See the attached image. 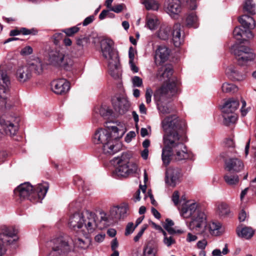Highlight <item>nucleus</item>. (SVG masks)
<instances>
[{
	"label": "nucleus",
	"instance_id": "50",
	"mask_svg": "<svg viewBox=\"0 0 256 256\" xmlns=\"http://www.w3.org/2000/svg\"><path fill=\"white\" fill-rule=\"evenodd\" d=\"M153 94L152 90L150 88H148L146 89L145 98L146 102L147 104H149L151 102L152 96Z\"/></svg>",
	"mask_w": 256,
	"mask_h": 256
},
{
	"label": "nucleus",
	"instance_id": "13",
	"mask_svg": "<svg viewBox=\"0 0 256 256\" xmlns=\"http://www.w3.org/2000/svg\"><path fill=\"white\" fill-rule=\"evenodd\" d=\"M115 169L113 170L114 176H126L130 174L129 168L122 157L114 158L110 162Z\"/></svg>",
	"mask_w": 256,
	"mask_h": 256
},
{
	"label": "nucleus",
	"instance_id": "40",
	"mask_svg": "<svg viewBox=\"0 0 256 256\" xmlns=\"http://www.w3.org/2000/svg\"><path fill=\"white\" fill-rule=\"evenodd\" d=\"M224 122L226 125L234 123L236 120L237 116L234 113L223 112Z\"/></svg>",
	"mask_w": 256,
	"mask_h": 256
},
{
	"label": "nucleus",
	"instance_id": "44",
	"mask_svg": "<svg viewBox=\"0 0 256 256\" xmlns=\"http://www.w3.org/2000/svg\"><path fill=\"white\" fill-rule=\"evenodd\" d=\"M181 174H182L181 169L177 167H170L166 171V176H178Z\"/></svg>",
	"mask_w": 256,
	"mask_h": 256
},
{
	"label": "nucleus",
	"instance_id": "35",
	"mask_svg": "<svg viewBox=\"0 0 256 256\" xmlns=\"http://www.w3.org/2000/svg\"><path fill=\"white\" fill-rule=\"evenodd\" d=\"M243 8L244 11L252 15L256 14V4L252 0H246Z\"/></svg>",
	"mask_w": 256,
	"mask_h": 256
},
{
	"label": "nucleus",
	"instance_id": "6",
	"mask_svg": "<svg viewBox=\"0 0 256 256\" xmlns=\"http://www.w3.org/2000/svg\"><path fill=\"white\" fill-rule=\"evenodd\" d=\"M173 70L170 67H167L164 68V71L159 70L157 76H160L161 80L165 82H170V78L172 74ZM178 82L176 80H172L166 85L162 86L157 92L160 95L161 98H169L178 92Z\"/></svg>",
	"mask_w": 256,
	"mask_h": 256
},
{
	"label": "nucleus",
	"instance_id": "7",
	"mask_svg": "<svg viewBox=\"0 0 256 256\" xmlns=\"http://www.w3.org/2000/svg\"><path fill=\"white\" fill-rule=\"evenodd\" d=\"M48 60L51 65L56 67H62L66 70H70L74 64L72 58L68 55H64L58 49L50 51Z\"/></svg>",
	"mask_w": 256,
	"mask_h": 256
},
{
	"label": "nucleus",
	"instance_id": "16",
	"mask_svg": "<svg viewBox=\"0 0 256 256\" xmlns=\"http://www.w3.org/2000/svg\"><path fill=\"white\" fill-rule=\"evenodd\" d=\"M0 80L4 85H0V98L6 100L8 94V86L10 80L6 70L0 66Z\"/></svg>",
	"mask_w": 256,
	"mask_h": 256
},
{
	"label": "nucleus",
	"instance_id": "21",
	"mask_svg": "<svg viewBox=\"0 0 256 256\" xmlns=\"http://www.w3.org/2000/svg\"><path fill=\"white\" fill-rule=\"evenodd\" d=\"M226 169L232 172H238L242 171L244 168L242 162L238 158H230L225 162Z\"/></svg>",
	"mask_w": 256,
	"mask_h": 256
},
{
	"label": "nucleus",
	"instance_id": "11",
	"mask_svg": "<svg viewBox=\"0 0 256 256\" xmlns=\"http://www.w3.org/2000/svg\"><path fill=\"white\" fill-rule=\"evenodd\" d=\"M238 64L244 66L248 62L252 61L255 58V55L248 47L240 46L234 51Z\"/></svg>",
	"mask_w": 256,
	"mask_h": 256
},
{
	"label": "nucleus",
	"instance_id": "22",
	"mask_svg": "<svg viewBox=\"0 0 256 256\" xmlns=\"http://www.w3.org/2000/svg\"><path fill=\"white\" fill-rule=\"evenodd\" d=\"M93 214L95 216L94 221L96 225L95 230L96 229L102 230L106 228L112 223V220H113L110 214V216H107V214L103 212H100V220H99L98 218L95 213L93 212Z\"/></svg>",
	"mask_w": 256,
	"mask_h": 256
},
{
	"label": "nucleus",
	"instance_id": "61",
	"mask_svg": "<svg viewBox=\"0 0 256 256\" xmlns=\"http://www.w3.org/2000/svg\"><path fill=\"white\" fill-rule=\"evenodd\" d=\"M198 238L196 235L193 234L190 232L188 234L186 241L188 242L196 241Z\"/></svg>",
	"mask_w": 256,
	"mask_h": 256
},
{
	"label": "nucleus",
	"instance_id": "10",
	"mask_svg": "<svg viewBox=\"0 0 256 256\" xmlns=\"http://www.w3.org/2000/svg\"><path fill=\"white\" fill-rule=\"evenodd\" d=\"M48 246L52 250L47 256H58L70 250L68 242L64 237L58 238L48 242Z\"/></svg>",
	"mask_w": 256,
	"mask_h": 256
},
{
	"label": "nucleus",
	"instance_id": "55",
	"mask_svg": "<svg viewBox=\"0 0 256 256\" xmlns=\"http://www.w3.org/2000/svg\"><path fill=\"white\" fill-rule=\"evenodd\" d=\"M32 48L30 46H26L23 48L20 52V54L22 55H28L32 53Z\"/></svg>",
	"mask_w": 256,
	"mask_h": 256
},
{
	"label": "nucleus",
	"instance_id": "2",
	"mask_svg": "<svg viewBox=\"0 0 256 256\" xmlns=\"http://www.w3.org/2000/svg\"><path fill=\"white\" fill-rule=\"evenodd\" d=\"M124 126H110L108 129L100 128L94 136V142L103 145V152L106 155H112L119 150L120 146L116 140L122 138L126 132Z\"/></svg>",
	"mask_w": 256,
	"mask_h": 256
},
{
	"label": "nucleus",
	"instance_id": "20",
	"mask_svg": "<svg viewBox=\"0 0 256 256\" xmlns=\"http://www.w3.org/2000/svg\"><path fill=\"white\" fill-rule=\"evenodd\" d=\"M164 8L166 12L172 17L178 14L182 10L180 0H166Z\"/></svg>",
	"mask_w": 256,
	"mask_h": 256
},
{
	"label": "nucleus",
	"instance_id": "64",
	"mask_svg": "<svg viewBox=\"0 0 256 256\" xmlns=\"http://www.w3.org/2000/svg\"><path fill=\"white\" fill-rule=\"evenodd\" d=\"M110 14V13L108 10H103L99 15V18L100 20H103Z\"/></svg>",
	"mask_w": 256,
	"mask_h": 256
},
{
	"label": "nucleus",
	"instance_id": "47",
	"mask_svg": "<svg viewBox=\"0 0 256 256\" xmlns=\"http://www.w3.org/2000/svg\"><path fill=\"white\" fill-rule=\"evenodd\" d=\"M80 30V28L77 26H74L70 28H65L62 30V32H64L66 35L68 36H72L78 32Z\"/></svg>",
	"mask_w": 256,
	"mask_h": 256
},
{
	"label": "nucleus",
	"instance_id": "34",
	"mask_svg": "<svg viewBox=\"0 0 256 256\" xmlns=\"http://www.w3.org/2000/svg\"><path fill=\"white\" fill-rule=\"evenodd\" d=\"M186 22V24L189 27L196 28L198 26V18L194 12L190 14L187 16Z\"/></svg>",
	"mask_w": 256,
	"mask_h": 256
},
{
	"label": "nucleus",
	"instance_id": "60",
	"mask_svg": "<svg viewBox=\"0 0 256 256\" xmlns=\"http://www.w3.org/2000/svg\"><path fill=\"white\" fill-rule=\"evenodd\" d=\"M94 20V16H90L84 19L82 22V24L84 26H88V24L92 23Z\"/></svg>",
	"mask_w": 256,
	"mask_h": 256
},
{
	"label": "nucleus",
	"instance_id": "49",
	"mask_svg": "<svg viewBox=\"0 0 256 256\" xmlns=\"http://www.w3.org/2000/svg\"><path fill=\"white\" fill-rule=\"evenodd\" d=\"M136 227L134 225V223L132 222H128L126 228V230L124 232V234L126 236H128L130 234H132L134 230L136 229Z\"/></svg>",
	"mask_w": 256,
	"mask_h": 256
},
{
	"label": "nucleus",
	"instance_id": "56",
	"mask_svg": "<svg viewBox=\"0 0 256 256\" xmlns=\"http://www.w3.org/2000/svg\"><path fill=\"white\" fill-rule=\"evenodd\" d=\"M63 34L62 33H56L52 37L55 44H58L60 40L62 38Z\"/></svg>",
	"mask_w": 256,
	"mask_h": 256
},
{
	"label": "nucleus",
	"instance_id": "14",
	"mask_svg": "<svg viewBox=\"0 0 256 256\" xmlns=\"http://www.w3.org/2000/svg\"><path fill=\"white\" fill-rule=\"evenodd\" d=\"M112 104L115 112L120 114H125L130 107L128 101L123 97H114L112 99Z\"/></svg>",
	"mask_w": 256,
	"mask_h": 256
},
{
	"label": "nucleus",
	"instance_id": "30",
	"mask_svg": "<svg viewBox=\"0 0 256 256\" xmlns=\"http://www.w3.org/2000/svg\"><path fill=\"white\" fill-rule=\"evenodd\" d=\"M233 34L234 37L238 40H241L244 36L248 38L253 37L252 34L250 30L246 29L244 30L240 27H236L234 28Z\"/></svg>",
	"mask_w": 256,
	"mask_h": 256
},
{
	"label": "nucleus",
	"instance_id": "45",
	"mask_svg": "<svg viewBox=\"0 0 256 256\" xmlns=\"http://www.w3.org/2000/svg\"><path fill=\"white\" fill-rule=\"evenodd\" d=\"M162 234L164 236L163 242L166 246L170 247L173 244H175L176 240L172 236H168L165 231H162Z\"/></svg>",
	"mask_w": 256,
	"mask_h": 256
},
{
	"label": "nucleus",
	"instance_id": "53",
	"mask_svg": "<svg viewBox=\"0 0 256 256\" xmlns=\"http://www.w3.org/2000/svg\"><path fill=\"white\" fill-rule=\"evenodd\" d=\"M146 228H147L146 225L143 226L141 228L140 230L138 232L137 234L134 238V240L135 242H137L140 239V238L143 234L144 230H146Z\"/></svg>",
	"mask_w": 256,
	"mask_h": 256
},
{
	"label": "nucleus",
	"instance_id": "58",
	"mask_svg": "<svg viewBox=\"0 0 256 256\" xmlns=\"http://www.w3.org/2000/svg\"><path fill=\"white\" fill-rule=\"evenodd\" d=\"M208 244L207 241L206 240L204 239L201 240H199L197 242V246L198 248L201 249L202 250H204L206 248Z\"/></svg>",
	"mask_w": 256,
	"mask_h": 256
},
{
	"label": "nucleus",
	"instance_id": "38",
	"mask_svg": "<svg viewBox=\"0 0 256 256\" xmlns=\"http://www.w3.org/2000/svg\"><path fill=\"white\" fill-rule=\"evenodd\" d=\"M164 182L168 187H175L181 182L180 177H165Z\"/></svg>",
	"mask_w": 256,
	"mask_h": 256
},
{
	"label": "nucleus",
	"instance_id": "15",
	"mask_svg": "<svg viewBox=\"0 0 256 256\" xmlns=\"http://www.w3.org/2000/svg\"><path fill=\"white\" fill-rule=\"evenodd\" d=\"M51 86L52 90L57 94H64L70 88L69 82L64 78L52 81L51 83Z\"/></svg>",
	"mask_w": 256,
	"mask_h": 256
},
{
	"label": "nucleus",
	"instance_id": "29",
	"mask_svg": "<svg viewBox=\"0 0 256 256\" xmlns=\"http://www.w3.org/2000/svg\"><path fill=\"white\" fill-rule=\"evenodd\" d=\"M239 106V102L234 98H230L226 102L222 108V112L234 113Z\"/></svg>",
	"mask_w": 256,
	"mask_h": 256
},
{
	"label": "nucleus",
	"instance_id": "25",
	"mask_svg": "<svg viewBox=\"0 0 256 256\" xmlns=\"http://www.w3.org/2000/svg\"><path fill=\"white\" fill-rule=\"evenodd\" d=\"M170 50L165 46H160L156 51V61L160 63L165 62L168 58Z\"/></svg>",
	"mask_w": 256,
	"mask_h": 256
},
{
	"label": "nucleus",
	"instance_id": "4",
	"mask_svg": "<svg viewBox=\"0 0 256 256\" xmlns=\"http://www.w3.org/2000/svg\"><path fill=\"white\" fill-rule=\"evenodd\" d=\"M103 57L106 60L110 74L114 78L120 75V64L118 54L114 49V42L110 38L102 39L100 42Z\"/></svg>",
	"mask_w": 256,
	"mask_h": 256
},
{
	"label": "nucleus",
	"instance_id": "51",
	"mask_svg": "<svg viewBox=\"0 0 256 256\" xmlns=\"http://www.w3.org/2000/svg\"><path fill=\"white\" fill-rule=\"evenodd\" d=\"M158 109L160 112L162 114H169L172 110V109L169 108L168 106L163 105L159 106H158Z\"/></svg>",
	"mask_w": 256,
	"mask_h": 256
},
{
	"label": "nucleus",
	"instance_id": "36",
	"mask_svg": "<svg viewBox=\"0 0 256 256\" xmlns=\"http://www.w3.org/2000/svg\"><path fill=\"white\" fill-rule=\"evenodd\" d=\"M216 212L221 216H225L229 214L230 210L226 204L221 202L217 205Z\"/></svg>",
	"mask_w": 256,
	"mask_h": 256
},
{
	"label": "nucleus",
	"instance_id": "57",
	"mask_svg": "<svg viewBox=\"0 0 256 256\" xmlns=\"http://www.w3.org/2000/svg\"><path fill=\"white\" fill-rule=\"evenodd\" d=\"M136 53V51L132 47L130 46L128 50V58L129 61H134L135 54Z\"/></svg>",
	"mask_w": 256,
	"mask_h": 256
},
{
	"label": "nucleus",
	"instance_id": "37",
	"mask_svg": "<svg viewBox=\"0 0 256 256\" xmlns=\"http://www.w3.org/2000/svg\"><path fill=\"white\" fill-rule=\"evenodd\" d=\"M146 25L150 30H155L159 24V21L156 16H148Z\"/></svg>",
	"mask_w": 256,
	"mask_h": 256
},
{
	"label": "nucleus",
	"instance_id": "31",
	"mask_svg": "<svg viewBox=\"0 0 256 256\" xmlns=\"http://www.w3.org/2000/svg\"><path fill=\"white\" fill-rule=\"evenodd\" d=\"M171 32V28L166 24L160 26L156 34L157 36L162 40H167L169 38Z\"/></svg>",
	"mask_w": 256,
	"mask_h": 256
},
{
	"label": "nucleus",
	"instance_id": "17",
	"mask_svg": "<svg viewBox=\"0 0 256 256\" xmlns=\"http://www.w3.org/2000/svg\"><path fill=\"white\" fill-rule=\"evenodd\" d=\"M16 80L21 83L29 80L32 77L31 68L28 65L18 66L16 72Z\"/></svg>",
	"mask_w": 256,
	"mask_h": 256
},
{
	"label": "nucleus",
	"instance_id": "1",
	"mask_svg": "<svg viewBox=\"0 0 256 256\" xmlns=\"http://www.w3.org/2000/svg\"><path fill=\"white\" fill-rule=\"evenodd\" d=\"M162 125L165 132L163 136L164 147L162 154L163 162L168 164L172 156L177 160H192L194 154L188 152L184 143L185 122L173 114L164 118Z\"/></svg>",
	"mask_w": 256,
	"mask_h": 256
},
{
	"label": "nucleus",
	"instance_id": "42",
	"mask_svg": "<svg viewBox=\"0 0 256 256\" xmlns=\"http://www.w3.org/2000/svg\"><path fill=\"white\" fill-rule=\"evenodd\" d=\"M156 248L155 246L148 244L144 247L143 250V256H155Z\"/></svg>",
	"mask_w": 256,
	"mask_h": 256
},
{
	"label": "nucleus",
	"instance_id": "43",
	"mask_svg": "<svg viewBox=\"0 0 256 256\" xmlns=\"http://www.w3.org/2000/svg\"><path fill=\"white\" fill-rule=\"evenodd\" d=\"M226 72L228 74L230 73L231 76L237 80H241L244 78V76L240 74L234 68L230 67L227 70Z\"/></svg>",
	"mask_w": 256,
	"mask_h": 256
},
{
	"label": "nucleus",
	"instance_id": "39",
	"mask_svg": "<svg viewBox=\"0 0 256 256\" xmlns=\"http://www.w3.org/2000/svg\"><path fill=\"white\" fill-rule=\"evenodd\" d=\"M142 4L148 10H157L159 8V4L154 0H144Z\"/></svg>",
	"mask_w": 256,
	"mask_h": 256
},
{
	"label": "nucleus",
	"instance_id": "3",
	"mask_svg": "<svg viewBox=\"0 0 256 256\" xmlns=\"http://www.w3.org/2000/svg\"><path fill=\"white\" fill-rule=\"evenodd\" d=\"M48 188L49 184L47 182H43L34 187L30 182H24L14 189V194L18 200L32 201L38 198L41 200L45 197Z\"/></svg>",
	"mask_w": 256,
	"mask_h": 256
},
{
	"label": "nucleus",
	"instance_id": "46",
	"mask_svg": "<svg viewBox=\"0 0 256 256\" xmlns=\"http://www.w3.org/2000/svg\"><path fill=\"white\" fill-rule=\"evenodd\" d=\"M132 86L140 88L143 86V81L142 78L138 76H134L131 78Z\"/></svg>",
	"mask_w": 256,
	"mask_h": 256
},
{
	"label": "nucleus",
	"instance_id": "5",
	"mask_svg": "<svg viewBox=\"0 0 256 256\" xmlns=\"http://www.w3.org/2000/svg\"><path fill=\"white\" fill-rule=\"evenodd\" d=\"M95 216L93 212L84 210L82 213L76 212L71 215L69 218L68 226L74 230L82 228L83 226L88 233L95 230Z\"/></svg>",
	"mask_w": 256,
	"mask_h": 256
},
{
	"label": "nucleus",
	"instance_id": "54",
	"mask_svg": "<svg viewBox=\"0 0 256 256\" xmlns=\"http://www.w3.org/2000/svg\"><path fill=\"white\" fill-rule=\"evenodd\" d=\"M242 106L240 109V112H241L242 116H244L250 111V107L246 108V102L245 100H242Z\"/></svg>",
	"mask_w": 256,
	"mask_h": 256
},
{
	"label": "nucleus",
	"instance_id": "59",
	"mask_svg": "<svg viewBox=\"0 0 256 256\" xmlns=\"http://www.w3.org/2000/svg\"><path fill=\"white\" fill-rule=\"evenodd\" d=\"M124 4H119L116 6L111 7L110 10L116 13H119L122 11L123 9Z\"/></svg>",
	"mask_w": 256,
	"mask_h": 256
},
{
	"label": "nucleus",
	"instance_id": "62",
	"mask_svg": "<svg viewBox=\"0 0 256 256\" xmlns=\"http://www.w3.org/2000/svg\"><path fill=\"white\" fill-rule=\"evenodd\" d=\"M129 64L130 66V70L134 73H136L138 72L139 68H138L134 64V61H129Z\"/></svg>",
	"mask_w": 256,
	"mask_h": 256
},
{
	"label": "nucleus",
	"instance_id": "32",
	"mask_svg": "<svg viewBox=\"0 0 256 256\" xmlns=\"http://www.w3.org/2000/svg\"><path fill=\"white\" fill-rule=\"evenodd\" d=\"M28 66L30 68L31 71L33 70L38 74H42L45 66L42 60L39 58L34 59Z\"/></svg>",
	"mask_w": 256,
	"mask_h": 256
},
{
	"label": "nucleus",
	"instance_id": "52",
	"mask_svg": "<svg viewBox=\"0 0 256 256\" xmlns=\"http://www.w3.org/2000/svg\"><path fill=\"white\" fill-rule=\"evenodd\" d=\"M172 200L176 206L180 202V194L178 191L176 190L174 192L172 196Z\"/></svg>",
	"mask_w": 256,
	"mask_h": 256
},
{
	"label": "nucleus",
	"instance_id": "26",
	"mask_svg": "<svg viewBox=\"0 0 256 256\" xmlns=\"http://www.w3.org/2000/svg\"><path fill=\"white\" fill-rule=\"evenodd\" d=\"M254 230L250 226H246L240 228L238 227L236 228V234L238 236L241 238L246 240L250 239L254 235Z\"/></svg>",
	"mask_w": 256,
	"mask_h": 256
},
{
	"label": "nucleus",
	"instance_id": "9",
	"mask_svg": "<svg viewBox=\"0 0 256 256\" xmlns=\"http://www.w3.org/2000/svg\"><path fill=\"white\" fill-rule=\"evenodd\" d=\"M207 223V216L202 210H198L192 217L188 224L189 229L202 235V232Z\"/></svg>",
	"mask_w": 256,
	"mask_h": 256
},
{
	"label": "nucleus",
	"instance_id": "48",
	"mask_svg": "<svg viewBox=\"0 0 256 256\" xmlns=\"http://www.w3.org/2000/svg\"><path fill=\"white\" fill-rule=\"evenodd\" d=\"M224 180L230 186H234L238 184L239 182L238 177H224Z\"/></svg>",
	"mask_w": 256,
	"mask_h": 256
},
{
	"label": "nucleus",
	"instance_id": "41",
	"mask_svg": "<svg viewBox=\"0 0 256 256\" xmlns=\"http://www.w3.org/2000/svg\"><path fill=\"white\" fill-rule=\"evenodd\" d=\"M223 92L226 93H233L238 90V88L233 84L225 82L223 84L222 86Z\"/></svg>",
	"mask_w": 256,
	"mask_h": 256
},
{
	"label": "nucleus",
	"instance_id": "12",
	"mask_svg": "<svg viewBox=\"0 0 256 256\" xmlns=\"http://www.w3.org/2000/svg\"><path fill=\"white\" fill-rule=\"evenodd\" d=\"M224 232V228L222 224L218 221H210L207 222L202 232V235L204 236H220Z\"/></svg>",
	"mask_w": 256,
	"mask_h": 256
},
{
	"label": "nucleus",
	"instance_id": "18",
	"mask_svg": "<svg viewBox=\"0 0 256 256\" xmlns=\"http://www.w3.org/2000/svg\"><path fill=\"white\" fill-rule=\"evenodd\" d=\"M17 233V230L12 228H6L3 230V232L0 233V256H2L5 252V249L3 245L6 243H9L10 238L14 236Z\"/></svg>",
	"mask_w": 256,
	"mask_h": 256
},
{
	"label": "nucleus",
	"instance_id": "24",
	"mask_svg": "<svg viewBox=\"0 0 256 256\" xmlns=\"http://www.w3.org/2000/svg\"><path fill=\"white\" fill-rule=\"evenodd\" d=\"M128 207L126 205L116 206L111 208L110 214L113 220L123 218L126 216Z\"/></svg>",
	"mask_w": 256,
	"mask_h": 256
},
{
	"label": "nucleus",
	"instance_id": "28",
	"mask_svg": "<svg viewBox=\"0 0 256 256\" xmlns=\"http://www.w3.org/2000/svg\"><path fill=\"white\" fill-rule=\"evenodd\" d=\"M238 20L246 30H250L255 28L256 22L252 16L244 14L239 18Z\"/></svg>",
	"mask_w": 256,
	"mask_h": 256
},
{
	"label": "nucleus",
	"instance_id": "8",
	"mask_svg": "<svg viewBox=\"0 0 256 256\" xmlns=\"http://www.w3.org/2000/svg\"><path fill=\"white\" fill-rule=\"evenodd\" d=\"M207 223V216L202 210H198L192 217L188 224L189 229L202 235V232Z\"/></svg>",
	"mask_w": 256,
	"mask_h": 256
},
{
	"label": "nucleus",
	"instance_id": "19",
	"mask_svg": "<svg viewBox=\"0 0 256 256\" xmlns=\"http://www.w3.org/2000/svg\"><path fill=\"white\" fill-rule=\"evenodd\" d=\"M198 204L196 202H187L182 204L180 210V214L184 218H188L192 216L199 209Z\"/></svg>",
	"mask_w": 256,
	"mask_h": 256
},
{
	"label": "nucleus",
	"instance_id": "33",
	"mask_svg": "<svg viewBox=\"0 0 256 256\" xmlns=\"http://www.w3.org/2000/svg\"><path fill=\"white\" fill-rule=\"evenodd\" d=\"M74 245L81 249H86L88 248L90 244V240L86 236L84 238H76L74 240Z\"/></svg>",
	"mask_w": 256,
	"mask_h": 256
},
{
	"label": "nucleus",
	"instance_id": "63",
	"mask_svg": "<svg viewBox=\"0 0 256 256\" xmlns=\"http://www.w3.org/2000/svg\"><path fill=\"white\" fill-rule=\"evenodd\" d=\"M136 136V133L134 132H130L126 134L125 138V140L127 142H129L131 141L132 139Z\"/></svg>",
	"mask_w": 256,
	"mask_h": 256
},
{
	"label": "nucleus",
	"instance_id": "27",
	"mask_svg": "<svg viewBox=\"0 0 256 256\" xmlns=\"http://www.w3.org/2000/svg\"><path fill=\"white\" fill-rule=\"evenodd\" d=\"M0 126L4 130L6 134L10 136H14L18 130V126H14L9 121H6L2 118H0Z\"/></svg>",
	"mask_w": 256,
	"mask_h": 256
},
{
	"label": "nucleus",
	"instance_id": "23",
	"mask_svg": "<svg viewBox=\"0 0 256 256\" xmlns=\"http://www.w3.org/2000/svg\"><path fill=\"white\" fill-rule=\"evenodd\" d=\"M181 25L176 24L173 26L172 42L176 47H179L184 41V36L182 33Z\"/></svg>",
	"mask_w": 256,
	"mask_h": 256
}]
</instances>
